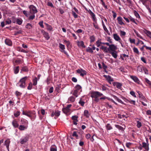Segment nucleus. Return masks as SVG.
I'll list each match as a JSON object with an SVG mask.
<instances>
[{
  "mask_svg": "<svg viewBox=\"0 0 151 151\" xmlns=\"http://www.w3.org/2000/svg\"><path fill=\"white\" fill-rule=\"evenodd\" d=\"M88 12L91 16L92 20L93 21V24L94 27L97 29H99V27L97 24V19L95 15L93 13L91 10H89Z\"/></svg>",
  "mask_w": 151,
  "mask_h": 151,
  "instance_id": "1",
  "label": "nucleus"
},
{
  "mask_svg": "<svg viewBox=\"0 0 151 151\" xmlns=\"http://www.w3.org/2000/svg\"><path fill=\"white\" fill-rule=\"evenodd\" d=\"M28 77L27 76H25L19 80V82L17 83V85L21 88H24L25 85V81L27 79Z\"/></svg>",
  "mask_w": 151,
  "mask_h": 151,
  "instance_id": "2",
  "label": "nucleus"
},
{
  "mask_svg": "<svg viewBox=\"0 0 151 151\" xmlns=\"http://www.w3.org/2000/svg\"><path fill=\"white\" fill-rule=\"evenodd\" d=\"M91 95L92 98H96L103 96V94L99 91H93L91 92Z\"/></svg>",
  "mask_w": 151,
  "mask_h": 151,
  "instance_id": "3",
  "label": "nucleus"
},
{
  "mask_svg": "<svg viewBox=\"0 0 151 151\" xmlns=\"http://www.w3.org/2000/svg\"><path fill=\"white\" fill-rule=\"evenodd\" d=\"M30 12L31 14H35L37 12V11L35 7L33 5H31L29 7Z\"/></svg>",
  "mask_w": 151,
  "mask_h": 151,
  "instance_id": "4",
  "label": "nucleus"
},
{
  "mask_svg": "<svg viewBox=\"0 0 151 151\" xmlns=\"http://www.w3.org/2000/svg\"><path fill=\"white\" fill-rule=\"evenodd\" d=\"M108 49L109 52V51L113 52L116 51V50L117 49V47L114 45L111 44L109 46V47L108 48Z\"/></svg>",
  "mask_w": 151,
  "mask_h": 151,
  "instance_id": "5",
  "label": "nucleus"
},
{
  "mask_svg": "<svg viewBox=\"0 0 151 151\" xmlns=\"http://www.w3.org/2000/svg\"><path fill=\"white\" fill-rule=\"evenodd\" d=\"M77 72L80 74L81 76H83L86 74V72L82 69H78L76 70Z\"/></svg>",
  "mask_w": 151,
  "mask_h": 151,
  "instance_id": "6",
  "label": "nucleus"
},
{
  "mask_svg": "<svg viewBox=\"0 0 151 151\" xmlns=\"http://www.w3.org/2000/svg\"><path fill=\"white\" fill-rule=\"evenodd\" d=\"M72 105L71 104H69L66 107L63 108L62 109L63 112L65 114H67L70 111V107Z\"/></svg>",
  "mask_w": 151,
  "mask_h": 151,
  "instance_id": "7",
  "label": "nucleus"
},
{
  "mask_svg": "<svg viewBox=\"0 0 151 151\" xmlns=\"http://www.w3.org/2000/svg\"><path fill=\"white\" fill-rule=\"evenodd\" d=\"M112 84L114 86H116L117 88L119 89H121V86L122 85V83L117 82H113L112 83Z\"/></svg>",
  "mask_w": 151,
  "mask_h": 151,
  "instance_id": "8",
  "label": "nucleus"
},
{
  "mask_svg": "<svg viewBox=\"0 0 151 151\" xmlns=\"http://www.w3.org/2000/svg\"><path fill=\"white\" fill-rule=\"evenodd\" d=\"M28 137L27 136L24 137V138L20 139V143L21 144H23L27 142L28 140Z\"/></svg>",
  "mask_w": 151,
  "mask_h": 151,
  "instance_id": "9",
  "label": "nucleus"
},
{
  "mask_svg": "<svg viewBox=\"0 0 151 151\" xmlns=\"http://www.w3.org/2000/svg\"><path fill=\"white\" fill-rule=\"evenodd\" d=\"M41 32L43 34L44 37L46 40H48L49 39L50 37L48 33L45 32L43 30H42Z\"/></svg>",
  "mask_w": 151,
  "mask_h": 151,
  "instance_id": "10",
  "label": "nucleus"
},
{
  "mask_svg": "<svg viewBox=\"0 0 151 151\" xmlns=\"http://www.w3.org/2000/svg\"><path fill=\"white\" fill-rule=\"evenodd\" d=\"M130 77L135 82L139 84L140 81L138 78L137 77L134 76H130Z\"/></svg>",
  "mask_w": 151,
  "mask_h": 151,
  "instance_id": "11",
  "label": "nucleus"
},
{
  "mask_svg": "<svg viewBox=\"0 0 151 151\" xmlns=\"http://www.w3.org/2000/svg\"><path fill=\"white\" fill-rule=\"evenodd\" d=\"M78 118V116H74L72 117V119L73 121V124L75 125H76L77 124Z\"/></svg>",
  "mask_w": 151,
  "mask_h": 151,
  "instance_id": "12",
  "label": "nucleus"
},
{
  "mask_svg": "<svg viewBox=\"0 0 151 151\" xmlns=\"http://www.w3.org/2000/svg\"><path fill=\"white\" fill-rule=\"evenodd\" d=\"M118 24L120 25H124V24L122 21V19L121 17H119L117 18Z\"/></svg>",
  "mask_w": 151,
  "mask_h": 151,
  "instance_id": "13",
  "label": "nucleus"
},
{
  "mask_svg": "<svg viewBox=\"0 0 151 151\" xmlns=\"http://www.w3.org/2000/svg\"><path fill=\"white\" fill-rule=\"evenodd\" d=\"M35 113H33L31 111H28L26 112V115L30 117L31 119H32V116L35 115Z\"/></svg>",
  "mask_w": 151,
  "mask_h": 151,
  "instance_id": "14",
  "label": "nucleus"
},
{
  "mask_svg": "<svg viewBox=\"0 0 151 151\" xmlns=\"http://www.w3.org/2000/svg\"><path fill=\"white\" fill-rule=\"evenodd\" d=\"M5 42L6 45L8 46H12V41L9 39H5Z\"/></svg>",
  "mask_w": 151,
  "mask_h": 151,
  "instance_id": "15",
  "label": "nucleus"
},
{
  "mask_svg": "<svg viewBox=\"0 0 151 151\" xmlns=\"http://www.w3.org/2000/svg\"><path fill=\"white\" fill-rule=\"evenodd\" d=\"M142 147L146 150L147 151H148L149 150V144L148 143H146L145 142H143L142 143Z\"/></svg>",
  "mask_w": 151,
  "mask_h": 151,
  "instance_id": "16",
  "label": "nucleus"
},
{
  "mask_svg": "<svg viewBox=\"0 0 151 151\" xmlns=\"http://www.w3.org/2000/svg\"><path fill=\"white\" fill-rule=\"evenodd\" d=\"M115 126L116 128L122 131H124V129L125 128V125L124 126V127L117 124H115Z\"/></svg>",
  "mask_w": 151,
  "mask_h": 151,
  "instance_id": "17",
  "label": "nucleus"
},
{
  "mask_svg": "<svg viewBox=\"0 0 151 151\" xmlns=\"http://www.w3.org/2000/svg\"><path fill=\"white\" fill-rule=\"evenodd\" d=\"M109 53L111 54L112 56L114 58H116L117 57V55L116 51L111 52L109 51Z\"/></svg>",
  "mask_w": 151,
  "mask_h": 151,
  "instance_id": "18",
  "label": "nucleus"
},
{
  "mask_svg": "<svg viewBox=\"0 0 151 151\" xmlns=\"http://www.w3.org/2000/svg\"><path fill=\"white\" fill-rule=\"evenodd\" d=\"M144 32L147 36L150 38H151V32L146 29H145L144 31Z\"/></svg>",
  "mask_w": 151,
  "mask_h": 151,
  "instance_id": "19",
  "label": "nucleus"
},
{
  "mask_svg": "<svg viewBox=\"0 0 151 151\" xmlns=\"http://www.w3.org/2000/svg\"><path fill=\"white\" fill-rule=\"evenodd\" d=\"M104 76L106 78L107 81L109 83L111 81H113V79L109 76L104 75Z\"/></svg>",
  "mask_w": 151,
  "mask_h": 151,
  "instance_id": "20",
  "label": "nucleus"
},
{
  "mask_svg": "<svg viewBox=\"0 0 151 151\" xmlns=\"http://www.w3.org/2000/svg\"><path fill=\"white\" fill-rule=\"evenodd\" d=\"M113 36L114 39L116 41H119L121 39L119 36L116 34H114Z\"/></svg>",
  "mask_w": 151,
  "mask_h": 151,
  "instance_id": "21",
  "label": "nucleus"
},
{
  "mask_svg": "<svg viewBox=\"0 0 151 151\" xmlns=\"http://www.w3.org/2000/svg\"><path fill=\"white\" fill-rule=\"evenodd\" d=\"M12 125L15 128L18 127L19 125L17 122L16 120H14L12 122Z\"/></svg>",
  "mask_w": 151,
  "mask_h": 151,
  "instance_id": "22",
  "label": "nucleus"
},
{
  "mask_svg": "<svg viewBox=\"0 0 151 151\" xmlns=\"http://www.w3.org/2000/svg\"><path fill=\"white\" fill-rule=\"evenodd\" d=\"M84 115L86 118H88L90 116V114L87 110H85L84 112Z\"/></svg>",
  "mask_w": 151,
  "mask_h": 151,
  "instance_id": "23",
  "label": "nucleus"
},
{
  "mask_svg": "<svg viewBox=\"0 0 151 151\" xmlns=\"http://www.w3.org/2000/svg\"><path fill=\"white\" fill-rule=\"evenodd\" d=\"M78 45L79 46L82 47L83 48L85 47L83 42L82 41L78 42Z\"/></svg>",
  "mask_w": 151,
  "mask_h": 151,
  "instance_id": "24",
  "label": "nucleus"
},
{
  "mask_svg": "<svg viewBox=\"0 0 151 151\" xmlns=\"http://www.w3.org/2000/svg\"><path fill=\"white\" fill-rule=\"evenodd\" d=\"M59 47L61 49L60 51L62 52V51H64L65 49V45L60 43H59Z\"/></svg>",
  "mask_w": 151,
  "mask_h": 151,
  "instance_id": "25",
  "label": "nucleus"
},
{
  "mask_svg": "<svg viewBox=\"0 0 151 151\" xmlns=\"http://www.w3.org/2000/svg\"><path fill=\"white\" fill-rule=\"evenodd\" d=\"M137 92L138 94L139 97V98H141V99H142L144 100L146 99L145 97L143 96L142 93L140 92L139 91H137Z\"/></svg>",
  "mask_w": 151,
  "mask_h": 151,
  "instance_id": "26",
  "label": "nucleus"
},
{
  "mask_svg": "<svg viewBox=\"0 0 151 151\" xmlns=\"http://www.w3.org/2000/svg\"><path fill=\"white\" fill-rule=\"evenodd\" d=\"M50 151H57L56 146L55 145L51 146L50 147Z\"/></svg>",
  "mask_w": 151,
  "mask_h": 151,
  "instance_id": "27",
  "label": "nucleus"
},
{
  "mask_svg": "<svg viewBox=\"0 0 151 151\" xmlns=\"http://www.w3.org/2000/svg\"><path fill=\"white\" fill-rule=\"evenodd\" d=\"M21 124H22L25 125L28 124V122L26 120H25L24 119H22L20 120Z\"/></svg>",
  "mask_w": 151,
  "mask_h": 151,
  "instance_id": "28",
  "label": "nucleus"
},
{
  "mask_svg": "<svg viewBox=\"0 0 151 151\" xmlns=\"http://www.w3.org/2000/svg\"><path fill=\"white\" fill-rule=\"evenodd\" d=\"M100 48L102 49L104 52H107L108 51H109L108 49V48L107 47L105 46H102L100 47Z\"/></svg>",
  "mask_w": 151,
  "mask_h": 151,
  "instance_id": "29",
  "label": "nucleus"
},
{
  "mask_svg": "<svg viewBox=\"0 0 151 151\" xmlns=\"http://www.w3.org/2000/svg\"><path fill=\"white\" fill-rule=\"evenodd\" d=\"M79 94V92L78 91L75 90L73 93V95L77 97L78 96V95Z\"/></svg>",
  "mask_w": 151,
  "mask_h": 151,
  "instance_id": "30",
  "label": "nucleus"
},
{
  "mask_svg": "<svg viewBox=\"0 0 151 151\" xmlns=\"http://www.w3.org/2000/svg\"><path fill=\"white\" fill-rule=\"evenodd\" d=\"M27 128V127L22 125H20L19 127V129L20 130H24Z\"/></svg>",
  "mask_w": 151,
  "mask_h": 151,
  "instance_id": "31",
  "label": "nucleus"
},
{
  "mask_svg": "<svg viewBox=\"0 0 151 151\" xmlns=\"http://www.w3.org/2000/svg\"><path fill=\"white\" fill-rule=\"evenodd\" d=\"M45 24L46 25L47 29L48 30L50 31L52 30V28L51 26L49 25L47 23H45Z\"/></svg>",
  "mask_w": 151,
  "mask_h": 151,
  "instance_id": "32",
  "label": "nucleus"
},
{
  "mask_svg": "<svg viewBox=\"0 0 151 151\" xmlns=\"http://www.w3.org/2000/svg\"><path fill=\"white\" fill-rule=\"evenodd\" d=\"M10 141L9 139H7L5 141V145L6 146V148L8 149Z\"/></svg>",
  "mask_w": 151,
  "mask_h": 151,
  "instance_id": "33",
  "label": "nucleus"
},
{
  "mask_svg": "<svg viewBox=\"0 0 151 151\" xmlns=\"http://www.w3.org/2000/svg\"><path fill=\"white\" fill-rule=\"evenodd\" d=\"M37 79L36 77L35 78H34L32 80L33 81V85L34 86H35L37 84Z\"/></svg>",
  "mask_w": 151,
  "mask_h": 151,
  "instance_id": "34",
  "label": "nucleus"
},
{
  "mask_svg": "<svg viewBox=\"0 0 151 151\" xmlns=\"http://www.w3.org/2000/svg\"><path fill=\"white\" fill-rule=\"evenodd\" d=\"M102 24L104 30L107 33L109 32V31L104 24L103 21L102 20Z\"/></svg>",
  "mask_w": 151,
  "mask_h": 151,
  "instance_id": "35",
  "label": "nucleus"
},
{
  "mask_svg": "<svg viewBox=\"0 0 151 151\" xmlns=\"http://www.w3.org/2000/svg\"><path fill=\"white\" fill-rule=\"evenodd\" d=\"M114 99L115 100H117L119 102V103H121L122 104H124L123 102L121 99H119L116 96H114Z\"/></svg>",
  "mask_w": 151,
  "mask_h": 151,
  "instance_id": "36",
  "label": "nucleus"
},
{
  "mask_svg": "<svg viewBox=\"0 0 151 151\" xmlns=\"http://www.w3.org/2000/svg\"><path fill=\"white\" fill-rule=\"evenodd\" d=\"M134 32L137 37H139L141 39L144 40L142 37L139 35V34L138 33V32H137L135 30H134Z\"/></svg>",
  "mask_w": 151,
  "mask_h": 151,
  "instance_id": "37",
  "label": "nucleus"
},
{
  "mask_svg": "<svg viewBox=\"0 0 151 151\" xmlns=\"http://www.w3.org/2000/svg\"><path fill=\"white\" fill-rule=\"evenodd\" d=\"M81 87L79 85L77 84L75 86L76 89L79 91L81 89Z\"/></svg>",
  "mask_w": 151,
  "mask_h": 151,
  "instance_id": "38",
  "label": "nucleus"
},
{
  "mask_svg": "<svg viewBox=\"0 0 151 151\" xmlns=\"http://www.w3.org/2000/svg\"><path fill=\"white\" fill-rule=\"evenodd\" d=\"M86 50L87 52H88L89 53H92L93 52V50H92V48L91 47H88L86 49Z\"/></svg>",
  "mask_w": 151,
  "mask_h": 151,
  "instance_id": "39",
  "label": "nucleus"
},
{
  "mask_svg": "<svg viewBox=\"0 0 151 151\" xmlns=\"http://www.w3.org/2000/svg\"><path fill=\"white\" fill-rule=\"evenodd\" d=\"M22 20L21 19H16L17 23L19 25L21 24L22 23Z\"/></svg>",
  "mask_w": 151,
  "mask_h": 151,
  "instance_id": "40",
  "label": "nucleus"
},
{
  "mask_svg": "<svg viewBox=\"0 0 151 151\" xmlns=\"http://www.w3.org/2000/svg\"><path fill=\"white\" fill-rule=\"evenodd\" d=\"M133 50L134 52L137 53L138 55L139 54V51L137 48L135 47H134L133 48Z\"/></svg>",
  "mask_w": 151,
  "mask_h": 151,
  "instance_id": "41",
  "label": "nucleus"
},
{
  "mask_svg": "<svg viewBox=\"0 0 151 151\" xmlns=\"http://www.w3.org/2000/svg\"><path fill=\"white\" fill-rule=\"evenodd\" d=\"M143 67L142 66H138L137 68V70L139 72H141L142 71V68Z\"/></svg>",
  "mask_w": 151,
  "mask_h": 151,
  "instance_id": "42",
  "label": "nucleus"
},
{
  "mask_svg": "<svg viewBox=\"0 0 151 151\" xmlns=\"http://www.w3.org/2000/svg\"><path fill=\"white\" fill-rule=\"evenodd\" d=\"M106 128L107 130H109L112 129V127L109 124H108L106 125Z\"/></svg>",
  "mask_w": 151,
  "mask_h": 151,
  "instance_id": "43",
  "label": "nucleus"
},
{
  "mask_svg": "<svg viewBox=\"0 0 151 151\" xmlns=\"http://www.w3.org/2000/svg\"><path fill=\"white\" fill-rule=\"evenodd\" d=\"M21 70L24 72H27L28 71V70L26 66H24L22 67Z\"/></svg>",
  "mask_w": 151,
  "mask_h": 151,
  "instance_id": "44",
  "label": "nucleus"
},
{
  "mask_svg": "<svg viewBox=\"0 0 151 151\" xmlns=\"http://www.w3.org/2000/svg\"><path fill=\"white\" fill-rule=\"evenodd\" d=\"M60 111H55L54 113L55 115L56 116H58L60 114Z\"/></svg>",
  "mask_w": 151,
  "mask_h": 151,
  "instance_id": "45",
  "label": "nucleus"
},
{
  "mask_svg": "<svg viewBox=\"0 0 151 151\" xmlns=\"http://www.w3.org/2000/svg\"><path fill=\"white\" fill-rule=\"evenodd\" d=\"M68 100L71 102H73L75 100V98L73 96H71L68 99Z\"/></svg>",
  "mask_w": 151,
  "mask_h": 151,
  "instance_id": "46",
  "label": "nucleus"
},
{
  "mask_svg": "<svg viewBox=\"0 0 151 151\" xmlns=\"http://www.w3.org/2000/svg\"><path fill=\"white\" fill-rule=\"evenodd\" d=\"M145 80L146 82L149 85L150 87H151V82L147 78H145Z\"/></svg>",
  "mask_w": 151,
  "mask_h": 151,
  "instance_id": "47",
  "label": "nucleus"
},
{
  "mask_svg": "<svg viewBox=\"0 0 151 151\" xmlns=\"http://www.w3.org/2000/svg\"><path fill=\"white\" fill-rule=\"evenodd\" d=\"M19 66H17L14 69V72L15 74H17L19 72Z\"/></svg>",
  "mask_w": 151,
  "mask_h": 151,
  "instance_id": "48",
  "label": "nucleus"
},
{
  "mask_svg": "<svg viewBox=\"0 0 151 151\" xmlns=\"http://www.w3.org/2000/svg\"><path fill=\"white\" fill-rule=\"evenodd\" d=\"M101 43L102 42H101L99 40H98L96 42V45L98 47H99Z\"/></svg>",
  "mask_w": 151,
  "mask_h": 151,
  "instance_id": "49",
  "label": "nucleus"
},
{
  "mask_svg": "<svg viewBox=\"0 0 151 151\" xmlns=\"http://www.w3.org/2000/svg\"><path fill=\"white\" fill-rule=\"evenodd\" d=\"M90 41L91 42H93L94 41L95 39V38L94 36L93 35L91 36L90 37Z\"/></svg>",
  "mask_w": 151,
  "mask_h": 151,
  "instance_id": "50",
  "label": "nucleus"
},
{
  "mask_svg": "<svg viewBox=\"0 0 151 151\" xmlns=\"http://www.w3.org/2000/svg\"><path fill=\"white\" fill-rule=\"evenodd\" d=\"M26 27L28 29H30L32 28V26L30 24L28 23L26 25Z\"/></svg>",
  "mask_w": 151,
  "mask_h": 151,
  "instance_id": "51",
  "label": "nucleus"
},
{
  "mask_svg": "<svg viewBox=\"0 0 151 151\" xmlns=\"http://www.w3.org/2000/svg\"><path fill=\"white\" fill-rule=\"evenodd\" d=\"M20 112L19 111H17L14 114V116L17 117L20 115Z\"/></svg>",
  "mask_w": 151,
  "mask_h": 151,
  "instance_id": "52",
  "label": "nucleus"
},
{
  "mask_svg": "<svg viewBox=\"0 0 151 151\" xmlns=\"http://www.w3.org/2000/svg\"><path fill=\"white\" fill-rule=\"evenodd\" d=\"M12 22L11 20L9 19H7L6 21V24H10Z\"/></svg>",
  "mask_w": 151,
  "mask_h": 151,
  "instance_id": "53",
  "label": "nucleus"
},
{
  "mask_svg": "<svg viewBox=\"0 0 151 151\" xmlns=\"http://www.w3.org/2000/svg\"><path fill=\"white\" fill-rule=\"evenodd\" d=\"M32 84L31 82L29 83L27 87V89L29 90H31L32 88Z\"/></svg>",
  "mask_w": 151,
  "mask_h": 151,
  "instance_id": "54",
  "label": "nucleus"
},
{
  "mask_svg": "<svg viewBox=\"0 0 151 151\" xmlns=\"http://www.w3.org/2000/svg\"><path fill=\"white\" fill-rule=\"evenodd\" d=\"M137 127L140 128L142 126V124L141 123L139 122V121H137Z\"/></svg>",
  "mask_w": 151,
  "mask_h": 151,
  "instance_id": "55",
  "label": "nucleus"
},
{
  "mask_svg": "<svg viewBox=\"0 0 151 151\" xmlns=\"http://www.w3.org/2000/svg\"><path fill=\"white\" fill-rule=\"evenodd\" d=\"M35 16L34 14H33L32 15L30 16L29 17V20H33L35 17Z\"/></svg>",
  "mask_w": 151,
  "mask_h": 151,
  "instance_id": "56",
  "label": "nucleus"
},
{
  "mask_svg": "<svg viewBox=\"0 0 151 151\" xmlns=\"http://www.w3.org/2000/svg\"><path fill=\"white\" fill-rule=\"evenodd\" d=\"M120 36H124L126 35V32L124 31H123L122 30L120 31Z\"/></svg>",
  "mask_w": 151,
  "mask_h": 151,
  "instance_id": "57",
  "label": "nucleus"
},
{
  "mask_svg": "<svg viewBox=\"0 0 151 151\" xmlns=\"http://www.w3.org/2000/svg\"><path fill=\"white\" fill-rule=\"evenodd\" d=\"M129 41L131 43H135V40L134 39H131V38H129Z\"/></svg>",
  "mask_w": 151,
  "mask_h": 151,
  "instance_id": "58",
  "label": "nucleus"
},
{
  "mask_svg": "<svg viewBox=\"0 0 151 151\" xmlns=\"http://www.w3.org/2000/svg\"><path fill=\"white\" fill-rule=\"evenodd\" d=\"M79 103L81 105V106H84V104L85 102L84 101H81V99L80 101L79 102Z\"/></svg>",
  "mask_w": 151,
  "mask_h": 151,
  "instance_id": "59",
  "label": "nucleus"
},
{
  "mask_svg": "<svg viewBox=\"0 0 151 151\" xmlns=\"http://www.w3.org/2000/svg\"><path fill=\"white\" fill-rule=\"evenodd\" d=\"M129 19H130L131 21L132 22H133L135 23L136 24H137V23L135 21V19L134 18H132L131 17H129Z\"/></svg>",
  "mask_w": 151,
  "mask_h": 151,
  "instance_id": "60",
  "label": "nucleus"
},
{
  "mask_svg": "<svg viewBox=\"0 0 151 151\" xmlns=\"http://www.w3.org/2000/svg\"><path fill=\"white\" fill-rule=\"evenodd\" d=\"M130 94L134 97H136V96L135 93L133 91H131L130 92Z\"/></svg>",
  "mask_w": 151,
  "mask_h": 151,
  "instance_id": "61",
  "label": "nucleus"
},
{
  "mask_svg": "<svg viewBox=\"0 0 151 151\" xmlns=\"http://www.w3.org/2000/svg\"><path fill=\"white\" fill-rule=\"evenodd\" d=\"M23 13L25 15V16L26 17H28L29 15V14H27V11L25 10H24L23 12Z\"/></svg>",
  "mask_w": 151,
  "mask_h": 151,
  "instance_id": "62",
  "label": "nucleus"
},
{
  "mask_svg": "<svg viewBox=\"0 0 151 151\" xmlns=\"http://www.w3.org/2000/svg\"><path fill=\"white\" fill-rule=\"evenodd\" d=\"M47 5L49 6H50L52 7H53V5L52 3L51 2H48L47 3Z\"/></svg>",
  "mask_w": 151,
  "mask_h": 151,
  "instance_id": "63",
  "label": "nucleus"
},
{
  "mask_svg": "<svg viewBox=\"0 0 151 151\" xmlns=\"http://www.w3.org/2000/svg\"><path fill=\"white\" fill-rule=\"evenodd\" d=\"M102 64L103 69H104V70H106V68H107V67L106 65L104 63H102Z\"/></svg>",
  "mask_w": 151,
  "mask_h": 151,
  "instance_id": "64",
  "label": "nucleus"
}]
</instances>
